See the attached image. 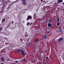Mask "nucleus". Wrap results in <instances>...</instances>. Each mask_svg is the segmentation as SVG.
Masks as SVG:
<instances>
[{
	"mask_svg": "<svg viewBox=\"0 0 64 64\" xmlns=\"http://www.w3.org/2000/svg\"><path fill=\"white\" fill-rule=\"evenodd\" d=\"M63 2L62 0H58V3L60 4L61 3H62Z\"/></svg>",
	"mask_w": 64,
	"mask_h": 64,
	"instance_id": "f257e3e1",
	"label": "nucleus"
},
{
	"mask_svg": "<svg viewBox=\"0 0 64 64\" xmlns=\"http://www.w3.org/2000/svg\"><path fill=\"white\" fill-rule=\"evenodd\" d=\"M31 17H32V16H28L26 19L27 21H28L30 19L29 18H31Z\"/></svg>",
	"mask_w": 64,
	"mask_h": 64,
	"instance_id": "f03ea898",
	"label": "nucleus"
},
{
	"mask_svg": "<svg viewBox=\"0 0 64 64\" xmlns=\"http://www.w3.org/2000/svg\"><path fill=\"white\" fill-rule=\"evenodd\" d=\"M63 40V38H60L58 40V41L60 42V41H62V40Z\"/></svg>",
	"mask_w": 64,
	"mask_h": 64,
	"instance_id": "7ed1b4c3",
	"label": "nucleus"
},
{
	"mask_svg": "<svg viewBox=\"0 0 64 64\" xmlns=\"http://www.w3.org/2000/svg\"><path fill=\"white\" fill-rule=\"evenodd\" d=\"M52 26V24L50 23L49 24H48V27H51Z\"/></svg>",
	"mask_w": 64,
	"mask_h": 64,
	"instance_id": "20e7f679",
	"label": "nucleus"
},
{
	"mask_svg": "<svg viewBox=\"0 0 64 64\" xmlns=\"http://www.w3.org/2000/svg\"><path fill=\"white\" fill-rule=\"evenodd\" d=\"M22 52L24 56H25V54H24V51L23 50H22Z\"/></svg>",
	"mask_w": 64,
	"mask_h": 64,
	"instance_id": "39448f33",
	"label": "nucleus"
},
{
	"mask_svg": "<svg viewBox=\"0 0 64 64\" xmlns=\"http://www.w3.org/2000/svg\"><path fill=\"white\" fill-rule=\"evenodd\" d=\"M1 60L2 61H3V62H4V60H5V58H4L3 57H2L1 58Z\"/></svg>",
	"mask_w": 64,
	"mask_h": 64,
	"instance_id": "423d86ee",
	"label": "nucleus"
},
{
	"mask_svg": "<svg viewBox=\"0 0 64 64\" xmlns=\"http://www.w3.org/2000/svg\"><path fill=\"white\" fill-rule=\"evenodd\" d=\"M23 4V5H26V4H27V2H22Z\"/></svg>",
	"mask_w": 64,
	"mask_h": 64,
	"instance_id": "0eeeda50",
	"label": "nucleus"
},
{
	"mask_svg": "<svg viewBox=\"0 0 64 64\" xmlns=\"http://www.w3.org/2000/svg\"><path fill=\"white\" fill-rule=\"evenodd\" d=\"M5 18H4L2 20V22H5Z\"/></svg>",
	"mask_w": 64,
	"mask_h": 64,
	"instance_id": "6e6552de",
	"label": "nucleus"
},
{
	"mask_svg": "<svg viewBox=\"0 0 64 64\" xmlns=\"http://www.w3.org/2000/svg\"><path fill=\"white\" fill-rule=\"evenodd\" d=\"M16 50L17 51H21V50L20 49H19L18 50V49H17Z\"/></svg>",
	"mask_w": 64,
	"mask_h": 64,
	"instance_id": "1a4fd4ad",
	"label": "nucleus"
},
{
	"mask_svg": "<svg viewBox=\"0 0 64 64\" xmlns=\"http://www.w3.org/2000/svg\"><path fill=\"white\" fill-rule=\"evenodd\" d=\"M52 19L49 21V22H50V23H52Z\"/></svg>",
	"mask_w": 64,
	"mask_h": 64,
	"instance_id": "9d476101",
	"label": "nucleus"
},
{
	"mask_svg": "<svg viewBox=\"0 0 64 64\" xmlns=\"http://www.w3.org/2000/svg\"><path fill=\"white\" fill-rule=\"evenodd\" d=\"M60 25V22H58V23L57 24V25L59 26Z\"/></svg>",
	"mask_w": 64,
	"mask_h": 64,
	"instance_id": "9b49d317",
	"label": "nucleus"
},
{
	"mask_svg": "<svg viewBox=\"0 0 64 64\" xmlns=\"http://www.w3.org/2000/svg\"><path fill=\"white\" fill-rule=\"evenodd\" d=\"M26 0H22V3H24V2H26Z\"/></svg>",
	"mask_w": 64,
	"mask_h": 64,
	"instance_id": "f8f14e48",
	"label": "nucleus"
},
{
	"mask_svg": "<svg viewBox=\"0 0 64 64\" xmlns=\"http://www.w3.org/2000/svg\"><path fill=\"white\" fill-rule=\"evenodd\" d=\"M16 2V1L14 2L13 3H12L10 5H12V4H13V3H15V2Z\"/></svg>",
	"mask_w": 64,
	"mask_h": 64,
	"instance_id": "ddd939ff",
	"label": "nucleus"
},
{
	"mask_svg": "<svg viewBox=\"0 0 64 64\" xmlns=\"http://www.w3.org/2000/svg\"><path fill=\"white\" fill-rule=\"evenodd\" d=\"M2 29H3V28L2 27L0 28V31L2 30Z\"/></svg>",
	"mask_w": 64,
	"mask_h": 64,
	"instance_id": "4468645a",
	"label": "nucleus"
},
{
	"mask_svg": "<svg viewBox=\"0 0 64 64\" xmlns=\"http://www.w3.org/2000/svg\"><path fill=\"white\" fill-rule=\"evenodd\" d=\"M27 25H29V22H27Z\"/></svg>",
	"mask_w": 64,
	"mask_h": 64,
	"instance_id": "2eb2a0df",
	"label": "nucleus"
},
{
	"mask_svg": "<svg viewBox=\"0 0 64 64\" xmlns=\"http://www.w3.org/2000/svg\"><path fill=\"white\" fill-rule=\"evenodd\" d=\"M10 25H11V23L9 24L8 25V26H10Z\"/></svg>",
	"mask_w": 64,
	"mask_h": 64,
	"instance_id": "dca6fc26",
	"label": "nucleus"
},
{
	"mask_svg": "<svg viewBox=\"0 0 64 64\" xmlns=\"http://www.w3.org/2000/svg\"><path fill=\"white\" fill-rule=\"evenodd\" d=\"M44 38H46V35H45L44 36Z\"/></svg>",
	"mask_w": 64,
	"mask_h": 64,
	"instance_id": "f3484780",
	"label": "nucleus"
},
{
	"mask_svg": "<svg viewBox=\"0 0 64 64\" xmlns=\"http://www.w3.org/2000/svg\"><path fill=\"white\" fill-rule=\"evenodd\" d=\"M38 40L37 39H36V42H38Z\"/></svg>",
	"mask_w": 64,
	"mask_h": 64,
	"instance_id": "a211bd4d",
	"label": "nucleus"
},
{
	"mask_svg": "<svg viewBox=\"0 0 64 64\" xmlns=\"http://www.w3.org/2000/svg\"><path fill=\"white\" fill-rule=\"evenodd\" d=\"M31 44H32V43H30V44H29V45H31Z\"/></svg>",
	"mask_w": 64,
	"mask_h": 64,
	"instance_id": "6ab92c4d",
	"label": "nucleus"
},
{
	"mask_svg": "<svg viewBox=\"0 0 64 64\" xmlns=\"http://www.w3.org/2000/svg\"><path fill=\"white\" fill-rule=\"evenodd\" d=\"M28 44H29V43H26V44L27 45H28Z\"/></svg>",
	"mask_w": 64,
	"mask_h": 64,
	"instance_id": "aec40b11",
	"label": "nucleus"
},
{
	"mask_svg": "<svg viewBox=\"0 0 64 64\" xmlns=\"http://www.w3.org/2000/svg\"><path fill=\"white\" fill-rule=\"evenodd\" d=\"M58 21H59V19L58 18Z\"/></svg>",
	"mask_w": 64,
	"mask_h": 64,
	"instance_id": "412c9836",
	"label": "nucleus"
},
{
	"mask_svg": "<svg viewBox=\"0 0 64 64\" xmlns=\"http://www.w3.org/2000/svg\"><path fill=\"white\" fill-rule=\"evenodd\" d=\"M6 60H7V61H9V60L8 59H7Z\"/></svg>",
	"mask_w": 64,
	"mask_h": 64,
	"instance_id": "4be33fe9",
	"label": "nucleus"
},
{
	"mask_svg": "<svg viewBox=\"0 0 64 64\" xmlns=\"http://www.w3.org/2000/svg\"><path fill=\"white\" fill-rule=\"evenodd\" d=\"M48 58V56H46V59H47V58Z\"/></svg>",
	"mask_w": 64,
	"mask_h": 64,
	"instance_id": "5701e85b",
	"label": "nucleus"
},
{
	"mask_svg": "<svg viewBox=\"0 0 64 64\" xmlns=\"http://www.w3.org/2000/svg\"><path fill=\"white\" fill-rule=\"evenodd\" d=\"M15 62H16V63H17V62H18L17 61H16Z\"/></svg>",
	"mask_w": 64,
	"mask_h": 64,
	"instance_id": "b1692460",
	"label": "nucleus"
},
{
	"mask_svg": "<svg viewBox=\"0 0 64 64\" xmlns=\"http://www.w3.org/2000/svg\"><path fill=\"white\" fill-rule=\"evenodd\" d=\"M44 64H46V62H45V63H44Z\"/></svg>",
	"mask_w": 64,
	"mask_h": 64,
	"instance_id": "393cba45",
	"label": "nucleus"
},
{
	"mask_svg": "<svg viewBox=\"0 0 64 64\" xmlns=\"http://www.w3.org/2000/svg\"><path fill=\"white\" fill-rule=\"evenodd\" d=\"M24 61H25V59H24Z\"/></svg>",
	"mask_w": 64,
	"mask_h": 64,
	"instance_id": "a878e982",
	"label": "nucleus"
},
{
	"mask_svg": "<svg viewBox=\"0 0 64 64\" xmlns=\"http://www.w3.org/2000/svg\"><path fill=\"white\" fill-rule=\"evenodd\" d=\"M12 24H13V21L12 22Z\"/></svg>",
	"mask_w": 64,
	"mask_h": 64,
	"instance_id": "bb28decb",
	"label": "nucleus"
},
{
	"mask_svg": "<svg viewBox=\"0 0 64 64\" xmlns=\"http://www.w3.org/2000/svg\"><path fill=\"white\" fill-rule=\"evenodd\" d=\"M59 8H58L57 9H59Z\"/></svg>",
	"mask_w": 64,
	"mask_h": 64,
	"instance_id": "cd10ccee",
	"label": "nucleus"
},
{
	"mask_svg": "<svg viewBox=\"0 0 64 64\" xmlns=\"http://www.w3.org/2000/svg\"><path fill=\"white\" fill-rule=\"evenodd\" d=\"M62 4H63V5H64V3H63Z\"/></svg>",
	"mask_w": 64,
	"mask_h": 64,
	"instance_id": "c85d7f7f",
	"label": "nucleus"
},
{
	"mask_svg": "<svg viewBox=\"0 0 64 64\" xmlns=\"http://www.w3.org/2000/svg\"><path fill=\"white\" fill-rule=\"evenodd\" d=\"M16 52H17L16 51V52H15V53H16Z\"/></svg>",
	"mask_w": 64,
	"mask_h": 64,
	"instance_id": "c756f323",
	"label": "nucleus"
},
{
	"mask_svg": "<svg viewBox=\"0 0 64 64\" xmlns=\"http://www.w3.org/2000/svg\"><path fill=\"white\" fill-rule=\"evenodd\" d=\"M23 23H24V21L23 22Z\"/></svg>",
	"mask_w": 64,
	"mask_h": 64,
	"instance_id": "7c9ffc66",
	"label": "nucleus"
},
{
	"mask_svg": "<svg viewBox=\"0 0 64 64\" xmlns=\"http://www.w3.org/2000/svg\"><path fill=\"white\" fill-rule=\"evenodd\" d=\"M50 62H51V60H50Z\"/></svg>",
	"mask_w": 64,
	"mask_h": 64,
	"instance_id": "2f4dec72",
	"label": "nucleus"
},
{
	"mask_svg": "<svg viewBox=\"0 0 64 64\" xmlns=\"http://www.w3.org/2000/svg\"><path fill=\"white\" fill-rule=\"evenodd\" d=\"M41 0V1H42V0Z\"/></svg>",
	"mask_w": 64,
	"mask_h": 64,
	"instance_id": "473e14b6",
	"label": "nucleus"
},
{
	"mask_svg": "<svg viewBox=\"0 0 64 64\" xmlns=\"http://www.w3.org/2000/svg\"><path fill=\"white\" fill-rule=\"evenodd\" d=\"M1 64H3V63H2Z\"/></svg>",
	"mask_w": 64,
	"mask_h": 64,
	"instance_id": "72a5a7b5",
	"label": "nucleus"
},
{
	"mask_svg": "<svg viewBox=\"0 0 64 64\" xmlns=\"http://www.w3.org/2000/svg\"><path fill=\"white\" fill-rule=\"evenodd\" d=\"M58 31V30H57V31Z\"/></svg>",
	"mask_w": 64,
	"mask_h": 64,
	"instance_id": "f704fd0d",
	"label": "nucleus"
}]
</instances>
